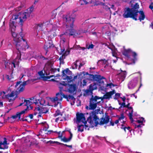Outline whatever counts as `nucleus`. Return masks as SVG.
<instances>
[{
	"label": "nucleus",
	"instance_id": "nucleus-20",
	"mask_svg": "<svg viewBox=\"0 0 153 153\" xmlns=\"http://www.w3.org/2000/svg\"><path fill=\"white\" fill-rule=\"evenodd\" d=\"M90 101H93V102L96 104L100 103L102 101V98L101 97H100L97 96L94 97L92 96V97L90 99Z\"/></svg>",
	"mask_w": 153,
	"mask_h": 153
},
{
	"label": "nucleus",
	"instance_id": "nucleus-26",
	"mask_svg": "<svg viewBox=\"0 0 153 153\" xmlns=\"http://www.w3.org/2000/svg\"><path fill=\"white\" fill-rule=\"evenodd\" d=\"M51 67L48 65H45L44 68L45 74L46 75H48L51 74Z\"/></svg>",
	"mask_w": 153,
	"mask_h": 153
},
{
	"label": "nucleus",
	"instance_id": "nucleus-32",
	"mask_svg": "<svg viewBox=\"0 0 153 153\" xmlns=\"http://www.w3.org/2000/svg\"><path fill=\"white\" fill-rule=\"evenodd\" d=\"M133 121H131V123H133L134 121H135L137 122L138 123H142L143 122H145V120H144V119L143 117H141L139 119L136 120H134L133 119Z\"/></svg>",
	"mask_w": 153,
	"mask_h": 153
},
{
	"label": "nucleus",
	"instance_id": "nucleus-11",
	"mask_svg": "<svg viewBox=\"0 0 153 153\" xmlns=\"http://www.w3.org/2000/svg\"><path fill=\"white\" fill-rule=\"evenodd\" d=\"M53 20V19H51L49 21H47L45 22H44L43 23H41L38 24L37 26V29H39L40 30H42L44 26H45L47 25H48L49 23H50V24L52 26L53 30H57L59 27L58 25H57V23H56V25L55 24H53V23L52 22Z\"/></svg>",
	"mask_w": 153,
	"mask_h": 153
},
{
	"label": "nucleus",
	"instance_id": "nucleus-27",
	"mask_svg": "<svg viewBox=\"0 0 153 153\" xmlns=\"http://www.w3.org/2000/svg\"><path fill=\"white\" fill-rule=\"evenodd\" d=\"M61 38V42L62 43H64L66 41V39L67 38V36L66 33L62 34L60 35Z\"/></svg>",
	"mask_w": 153,
	"mask_h": 153
},
{
	"label": "nucleus",
	"instance_id": "nucleus-4",
	"mask_svg": "<svg viewBox=\"0 0 153 153\" xmlns=\"http://www.w3.org/2000/svg\"><path fill=\"white\" fill-rule=\"evenodd\" d=\"M62 19L63 20V26L65 28L66 33H68L71 36H76V31L73 28L74 18L69 14L67 13L64 15Z\"/></svg>",
	"mask_w": 153,
	"mask_h": 153
},
{
	"label": "nucleus",
	"instance_id": "nucleus-29",
	"mask_svg": "<svg viewBox=\"0 0 153 153\" xmlns=\"http://www.w3.org/2000/svg\"><path fill=\"white\" fill-rule=\"evenodd\" d=\"M97 88V85L95 83L91 84L89 86V90L90 91L96 89Z\"/></svg>",
	"mask_w": 153,
	"mask_h": 153
},
{
	"label": "nucleus",
	"instance_id": "nucleus-23",
	"mask_svg": "<svg viewBox=\"0 0 153 153\" xmlns=\"http://www.w3.org/2000/svg\"><path fill=\"white\" fill-rule=\"evenodd\" d=\"M39 124L41 127V131H42V130L46 131L49 128L48 125L45 122L40 123Z\"/></svg>",
	"mask_w": 153,
	"mask_h": 153
},
{
	"label": "nucleus",
	"instance_id": "nucleus-56",
	"mask_svg": "<svg viewBox=\"0 0 153 153\" xmlns=\"http://www.w3.org/2000/svg\"><path fill=\"white\" fill-rule=\"evenodd\" d=\"M114 123L113 122L111 121L110 122V123L108 125V126L112 125V126H113L114 125Z\"/></svg>",
	"mask_w": 153,
	"mask_h": 153
},
{
	"label": "nucleus",
	"instance_id": "nucleus-43",
	"mask_svg": "<svg viewBox=\"0 0 153 153\" xmlns=\"http://www.w3.org/2000/svg\"><path fill=\"white\" fill-rule=\"evenodd\" d=\"M59 115H61L62 116V114L59 110H57L56 111L55 113L54 114V116H56Z\"/></svg>",
	"mask_w": 153,
	"mask_h": 153
},
{
	"label": "nucleus",
	"instance_id": "nucleus-60",
	"mask_svg": "<svg viewBox=\"0 0 153 153\" xmlns=\"http://www.w3.org/2000/svg\"><path fill=\"white\" fill-rule=\"evenodd\" d=\"M72 137V134L71 133H70V137H69V138H70V140H71Z\"/></svg>",
	"mask_w": 153,
	"mask_h": 153
},
{
	"label": "nucleus",
	"instance_id": "nucleus-16",
	"mask_svg": "<svg viewBox=\"0 0 153 153\" xmlns=\"http://www.w3.org/2000/svg\"><path fill=\"white\" fill-rule=\"evenodd\" d=\"M126 120V118L125 120H121V121H119L122 123L120 125H117L118 128H120L121 129H123L125 132L126 131V130L129 131H130L131 128L127 126Z\"/></svg>",
	"mask_w": 153,
	"mask_h": 153
},
{
	"label": "nucleus",
	"instance_id": "nucleus-42",
	"mask_svg": "<svg viewBox=\"0 0 153 153\" xmlns=\"http://www.w3.org/2000/svg\"><path fill=\"white\" fill-rule=\"evenodd\" d=\"M115 96L114 97V99L115 100L118 99L120 95V94L119 93H115Z\"/></svg>",
	"mask_w": 153,
	"mask_h": 153
},
{
	"label": "nucleus",
	"instance_id": "nucleus-46",
	"mask_svg": "<svg viewBox=\"0 0 153 153\" xmlns=\"http://www.w3.org/2000/svg\"><path fill=\"white\" fill-rule=\"evenodd\" d=\"M62 120V118L61 117H57L56 119L55 120V121L57 123L59 122V121H61Z\"/></svg>",
	"mask_w": 153,
	"mask_h": 153
},
{
	"label": "nucleus",
	"instance_id": "nucleus-45",
	"mask_svg": "<svg viewBox=\"0 0 153 153\" xmlns=\"http://www.w3.org/2000/svg\"><path fill=\"white\" fill-rule=\"evenodd\" d=\"M139 8V5L137 3H136L133 6V8L131 9H134V10H137Z\"/></svg>",
	"mask_w": 153,
	"mask_h": 153
},
{
	"label": "nucleus",
	"instance_id": "nucleus-47",
	"mask_svg": "<svg viewBox=\"0 0 153 153\" xmlns=\"http://www.w3.org/2000/svg\"><path fill=\"white\" fill-rule=\"evenodd\" d=\"M57 69L56 68H53L51 67V74H53L54 73L56 72Z\"/></svg>",
	"mask_w": 153,
	"mask_h": 153
},
{
	"label": "nucleus",
	"instance_id": "nucleus-5",
	"mask_svg": "<svg viewBox=\"0 0 153 153\" xmlns=\"http://www.w3.org/2000/svg\"><path fill=\"white\" fill-rule=\"evenodd\" d=\"M110 118L108 116L106 115L99 120V118L96 115L95 113L92 112L90 113L89 117L88 118L87 121L90 124L92 127L97 126L98 125H102L107 124L109 121Z\"/></svg>",
	"mask_w": 153,
	"mask_h": 153
},
{
	"label": "nucleus",
	"instance_id": "nucleus-49",
	"mask_svg": "<svg viewBox=\"0 0 153 153\" xmlns=\"http://www.w3.org/2000/svg\"><path fill=\"white\" fill-rule=\"evenodd\" d=\"M52 142L51 143H56L58 145H63L65 146H67L68 145H67V144H64L63 143H59V142H57V141H56V142H53V141H52Z\"/></svg>",
	"mask_w": 153,
	"mask_h": 153
},
{
	"label": "nucleus",
	"instance_id": "nucleus-59",
	"mask_svg": "<svg viewBox=\"0 0 153 153\" xmlns=\"http://www.w3.org/2000/svg\"><path fill=\"white\" fill-rule=\"evenodd\" d=\"M119 121V119H118V120H115L114 122V123L116 124H117V123H118Z\"/></svg>",
	"mask_w": 153,
	"mask_h": 153
},
{
	"label": "nucleus",
	"instance_id": "nucleus-48",
	"mask_svg": "<svg viewBox=\"0 0 153 153\" xmlns=\"http://www.w3.org/2000/svg\"><path fill=\"white\" fill-rule=\"evenodd\" d=\"M106 86L107 87H109L110 88H111L112 87H114L115 85L114 84L111 82L109 84H107Z\"/></svg>",
	"mask_w": 153,
	"mask_h": 153
},
{
	"label": "nucleus",
	"instance_id": "nucleus-28",
	"mask_svg": "<svg viewBox=\"0 0 153 153\" xmlns=\"http://www.w3.org/2000/svg\"><path fill=\"white\" fill-rule=\"evenodd\" d=\"M97 106V104L93 102V101H90L89 105V109L91 110H94Z\"/></svg>",
	"mask_w": 153,
	"mask_h": 153
},
{
	"label": "nucleus",
	"instance_id": "nucleus-18",
	"mask_svg": "<svg viewBox=\"0 0 153 153\" xmlns=\"http://www.w3.org/2000/svg\"><path fill=\"white\" fill-rule=\"evenodd\" d=\"M138 78H135L132 79L129 82L128 84V88L129 89L134 88L136 86Z\"/></svg>",
	"mask_w": 153,
	"mask_h": 153
},
{
	"label": "nucleus",
	"instance_id": "nucleus-55",
	"mask_svg": "<svg viewBox=\"0 0 153 153\" xmlns=\"http://www.w3.org/2000/svg\"><path fill=\"white\" fill-rule=\"evenodd\" d=\"M33 116L32 114H30L27 117H29L30 118V119H32L33 118Z\"/></svg>",
	"mask_w": 153,
	"mask_h": 153
},
{
	"label": "nucleus",
	"instance_id": "nucleus-62",
	"mask_svg": "<svg viewBox=\"0 0 153 153\" xmlns=\"http://www.w3.org/2000/svg\"><path fill=\"white\" fill-rule=\"evenodd\" d=\"M99 77L101 79H105V78L103 76H99Z\"/></svg>",
	"mask_w": 153,
	"mask_h": 153
},
{
	"label": "nucleus",
	"instance_id": "nucleus-21",
	"mask_svg": "<svg viewBox=\"0 0 153 153\" xmlns=\"http://www.w3.org/2000/svg\"><path fill=\"white\" fill-rule=\"evenodd\" d=\"M38 74L42 77L43 80L45 81H47L48 79H50L51 77H54L55 76L53 75H52L50 76H44L45 74L44 73L43 71H40L38 72Z\"/></svg>",
	"mask_w": 153,
	"mask_h": 153
},
{
	"label": "nucleus",
	"instance_id": "nucleus-39",
	"mask_svg": "<svg viewBox=\"0 0 153 153\" xmlns=\"http://www.w3.org/2000/svg\"><path fill=\"white\" fill-rule=\"evenodd\" d=\"M78 62L79 64L78 69L80 70L81 67L83 66L85 64V62L83 61L80 62L79 60H78Z\"/></svg>",
	"mask_w": 153,
	"mask_h": 153
},
{
	"label": "nucleus",
	"instance_id": "nucleus-25",
	"mask_svg": "<svg viewBox=\"0 0 153 153\" xmlns=\"http://www.w3.org/2000/svg\"><path fill=\"white\" fill-rule=\"evenodd\" d=\"M4 141L3 142H0V149H7L8 146L7 145V139L6 138H4Z\"/></svg>",
	"mask_w": 153,
	"mask_h": 153
},
{
	"label": "nucleus",
	"instance_id": "nucleus-13",
	"mask_svg": "<svg viewBox=\"0 0 153 153\" xmlns=\"http://www.w3.org/2000/svg\"><path fill=\"white\" fill-rule=\"evenodd\" d=\"M28 108H26L24 110L21 111L19 113L16 114L15 115L13 116L11 118H12L13 120L17 119L20 120H22L23 121L26 120V119H24L23 118H21V117H23L24 116V114L26 113L27 111V110Z\"/></svg>",
	"mask_w": 153,
	"mask_h": 153
},
{
	"label": "nucleus",
	"instance_id": "nucleus-3",
	"mask_svg": "<svg viewBox=\"0 0 153 153\" xmlns=\"http://www.w3.org/2000/svg\"><path fill=\"white\" fill-rule=\"evenodd\" d=\"M50 103L46 101L44 99L41 98L39 95L35 96L30 99V100H25L23 103H21L19 106L22 105L23 104L24 105L27 106V108H29V106L30 107L32 104L34 105L35 106L34 110L36 111H38L39 113H46L48 111H45L44 107H41L40 105H42L46 106H52V103L49 101Z\"/></svg>",
	"mask_w": 153,
	"mask_h": 153
},
{
	"label": "nucleus",
	"instance_id": "nucleus-61",
	"mask_svg": "<svg viewBox=\"0 0 153 153\" xmlns=\"http://www.w3.org/2000/svg\"><path fill=\"white\" fill-rule=\"evenodd\" d=\"M141 124H138L137 125H136V127L137 128L141 127Z\"/></svg>",
	"mask_w": 153,
	"mask_h": 153
},
{
	"label": "nucleus",
	"instance_id": "nucleus-14",
	"mask_svg": "<svg viewBox=\"0 0 153 153\" xmlns=\"http://www.w3.org/2000/svg\"><path fill=\"white\" fill-rule=\"evenodd\" d=\"M122 53L123 55L126 56L128 58H130V56L131 55H132L134 58V61H135L136 60V56L137 55V54L135 52H133L130 49L128 50L124 49Z\"/></svg>",
	"mask_w": 153,
	"mask_h": 153
},
{
	"label": "nucleus",
	"instance_id": "nucleus-63",
	"mask_svg": "<svg viewBox=\"0 0 153 153\" xmlns=\"http://www.w3.org/2000/svg\"><path fill=\"white\" fill-rule=\"evenodd\" d=\"M137 116V114L136 113H134L133 115V116L132 115V117L133 116V117L134 118V119H135V116ZM132 118H133V117H132Z\"/></svg>",
	"mask_w": 153,
	"mask_h": 153
},
{
	"label": "nucleus",
	"instance_id": "nucleus-64",
	"mask_svg": "<svg viewBox=\"0 0 153 153\" xmlns=\"http://www.w3.org/2000/svg\"><path fill=\"white\" fill-rule=\"evenodd\" d=\"M150 27L153 29V22L152 23L151 25H150Z\"/></svg>",
	"mask_w": 153,
	"mask_h": 153
},
{
	"label": "nucleus",
	"instance_id": "nucleus-30",
	"mask_svg": "<svg viewBox=\"0 0 153 153\" xmlns=\"http://www.w3.org/2000/svg\"><path fill=\"white\" fill-rule=\"evenodd\" d=\"M138 13H139L140 15L139 17V19L140 21L143 20L145 18V15L143 12L142 11H140Z\"/></svg>",
	"mask_w": 153,
	"mask_h": 153
},
{
	"label": "nucleus",
	"instance_id": "nucleus-9",
	"mask_svg": "<svg viewBox=\"0 0 153 153\" xmlns=\"http://www.w3.org/2000/svg\"><path fill=\"white\" fill-rule=\"evenodd\" d=\"M60 91L59 93L56 94L55 97L50 98V102L52 103V105H50L56 107L59 103L60 105L61 103L60 102L62 100L63 97H65V96L61 92L62 91L60 90Z\"/></svg>",
	"mask_w": 153,
	"mask_h": 153
},
{
	"label": "nucleus",
	"instance_id": "nucleus-52",
	"mask_svg": "<svg viewBox=\"0 0 153 153\" xmlns=\"http://www.w3.org/2000/svg\"><path fill=\"white\" fill-rule=\"evenodd\" d=\"M109 7H108V9H110V8H112V9H113V10H115V8L114 7V5L112 4L111 5L110 4H109Z\"/></svg>",
	"mask_w": 153,
	"mask_h": 153
},
{
	"label": "nucleus",
	"instance_id": "nucleus-36",
	"mask_svg": "<svg viewBox=\"0 0 153 153\" xmlns=\"http://www.w3.org/2000/svg\"><path fill=\"white\" fill-rule=\"evenodd\" d=\"M100 63L102 64V65H107V61L105 59L100 60L98 62V64Z\"/></svg>",
	"mask_w": 153,
	"mask_h": 153
},
{
	"label": "nucleus",
	"instance_id": "nucleus-51",
	"mask_svg": "<svg viewBox=\"0 0 153 153\" xmlns=\"http://www.w3.org/2000/svg\"><path fill=\"white\" fill-rule=\"evenodd\" d=\"M94 45L92 44H91L89 45L87 47V48L88 49H92L94 48Z\"/></svg>",
	"mask_w": 153,
	"mask_h": 153
},
{
	"label": "nucleus",
	"instance_id": "nucleus-58",
	"mask_svg": "<svg viewBox=\"0 0 153 153\" xmlns=\"http://www.w3.org/2000/svg\"><path fill=\"white\" fill-rule=\"evenodd\" d=\"M120 98L122 99L123 102H125L126 99V98L125 97H121Z\"/></svg>",
	"mask_w": 153,
	"mask_h": 153
},
{
	"label": "nucleus",
	"instance_id": "nucleus-40",
	"mask_svg": "<svg viewBox=\"0 0 153 153\" xmlns=\"http://www.w3.org/2000/svg\"><path fill=\"white\" fill-rule=\"evenodd\" d=\"M79 3L81 5L84 4H88V2L87 1V0H80Z\"/></svg>",
	"mask_w": 153,
	"mask_h": 153
},
{
	"label": "nucleus",
	"instance_id": "nucleus-10",
	"mask_svg": "<svg viewBox=\"0 0 153 153\" xmlns=\"http://www.w3.org/2000/svg\"><path fill=\"white\" fill-rule=\"evenodd\" d=\"M72 72L68 69H66L62 72V77L64 79H66L68 82H72L77 78V76H75L74 78L71 76Z\"/></svg>",
	"mask_w": 153,
	"mask_h": 153
},
{
	"label": "nucleus",
	"instance_id": "nucleus-1",
	"mask_svg": "<svg viewBox=\"0 0 153 153\" xmlns=\"http://www.w3.org/2000/svg\"><path fill=\"white\" fill-rule=\"evenodd\" d=\"M22 40H18L17 38L14 39L16 48L18 51L17 52H13L12 59L6 62L4 60L2 63L4 64L6 69L8 70V71H13L14 68L16 67V65L18 66L20 61L21 60V52L25 51L26 49L28 48L27 42L25 39H22Z\"/></svg>",
	"mask_w": 153,
	"mask_h": 153
},
{
	"label": "nucleus",
	"instance_id": "nucleus-34",
	"mask_svg": "<svg viewBox=\"0 0 153 153\" xmlns=\"http://www.w3.org/2000/svg\"><path fill=\"white\" fill-rule=\"evenodd\" d=\"M51 43L50 42L45 43L44 46V48L46 51V52L48 51V49L51 47Z\"/></svg>",
	"mask_w": 153,
	"mask_h": 153
},
{
	"label": "nucleus",
	"instance_id": "nucleus-33",
	"mask_svg": "<svg viewBox=\"0 0 153 153\" xmlns=\"http://www.w3.org/2000/svg\"><path fill=\"white\" fill-rule=\"evenodd\" d=\"M78 126H77L78 131L79 132H82L83 131L84 126H85L84 124L80 125L79 123L77 124Z\"/></svg>",
	"mask_w": 153,
	"mask_h": 153
},
{
	"label": "nucleus",
	"instance_id": "nucleus-2",
	"mask_svg": "<svg viewBox=\"0 0 153 153\" xmlns=\"http://www.w3.org/2000/svg\"><path fill=\"white\" fill-rule=\"evenodd\" d=\"M34 7V6L33 5L24 11L16 12L13 15L10 20L9 26L14 41L16 38H17L18 40H20L19 39V35L14 32L16 24L22 25L24 22L30 17L31 13L33 10Z\"/></svg>",
	"mask_w": 153,
	"mask_h": 153
},
{
	"label": "nucleus",
	"instance_id": "nucleus-19",
	"mask_svg": "<svg viewBox=\"0 0 153 153\" xmlns=\"http://www.w3.org/2000/svg\"><path fill=\"white\" fill-rule=\"evenodd\" d=\"M106 45L107 46L108 48L111 50L113 56L114 57H116L117 55V51L115 48L114 46L111 45H108V43L106 44Z\"/></svg>",
	"mask_w": 153,
	"mask_h": 153
},
{
	"label": "nucleus",
	"instance_id": "nucleus-8",
	"mask_svg": "<svg viewBox=\"0 0 153 153\" xmlns=\"http://www.w3.org/2000/svg\"><path fill=\"white\" fill-rule=\"evenodd\" d=\"M138 13L137 10L127 7L124 9V13L123 16L124 18H132L135 20H137V17Z\"/></svg>",
	"mask_w": 153,
	"mask_h": 153
},
{
	"label": "nucleus",
	"instance_id": "nucleus-17",
	"mask_svg": "<svg viewBox=\"0 0 153 153\" xmlns=\"http://www.w3.org/2000/svg\"><path fill=\"white\" fill-rule=\"evenodd\" d=\"M122 105L124 107H126L128 108V110L129 111L128 116L129 118L131 121H133V118H132V112H133V108L131 107H129L130 103H128L127 105H125V102H123L122 103Z\"/></svg>",
	"mask_w": 153,
	"mask_h": 153
},
{
	"label": "nucleus",
	"instance_id": "nucleus-31",
	"mask_svg": "<svg viewBox=\"0 0 153 153\" xmlns=\"http://www.w3.org/2000/svg\"><path fill=\"white\" fill-rule=\"evenodd\" d=\"M10 94H8L7 95L6 94V93L4 91H2L0 93V98H1L3 99L4 98H7L9 100V102H10V99H9L7 97V95Z\"/></svg>",
	"mask_w": 153,
	"mask_h": 153
},
{
	"label": "nucleus",
	"instance_id": "nucleus-24",
	"mask_svg": "<svg viewBox=\"0 0 153 153\" xmlns=\"http://www.w3.org/2000/svg\"><path fill=\"white\" fill-rule=\"evenodd\" d=\"M82 74L84 75L87 76L86 78L89 82H90L91 81H92L94 79V76L92 74H89L88 73H85L84 72H83Z\"/></svg>",
	"mask_w": 153,
	"mask_h": 153
},
{
	"label": "nucleus",
	"instance_id": "nucleus-44",
	"mask_svg": "<svg viewBox=\"0 0 153 153\" xmlns=\"http://www.w3.org/2000/svg\"><path fill=\"white\" fill-rule=\"evenodd\" d=\"M74 47L76 49H78L80 48V49L84 50L85 49V48L84 47H81L79 45H74Z\"/></svg>",
	"mask_w": 153,
	"mask_h": 153
},
{
	"label": "nucleus",
	"instance_id": "nucleus-7",
	"mask_svg": "<svg viewBox=\"0 0 153 153\" xmlns=\"http://www.w3.org/2000/svg\"><path fill=\"white\" fill-rule=\"evenodd\" d=\"M59 88L61 91H67L70 93H74L76 91L78 86L75 84H69L62 82L60 83Z\"/></svg>",
	"mask_w": 153,
	"mask_h": 153
},
{
	"label": "nucleus",
	"instance_id": "nucleus-15",
	"mask_svg": "<svg viewBox=\"0 0 153 153\" xmlns=\"http://www.w3.org/2000/svg\"><path fill=\"white\" fill-rule=\"evenodd\" d=\"M126 71H123L121 69L117 71V74L116 75L117 78L120 80L121 82L123 81L126 77Z\"/></svg>",
	"mask_w": 153,
	"mask_h": 153
},
{
	"label": "nucleus",
	"instance_id": "nucleus-53",
	"mask_svg": "<svg viewBox=\"0 0 153 153\" xmlns=\"http://www.w3.org/2000/svg\"><path fill=\"white\" fill-rule=\"evenodd\" d=\"M55 132V133H58V134H59L60 133V132H56V131H52V130H50V131H48V134H51V133H52V132Z\"/></svg>",
	"mask_w": 153,
	"mask_h": 153
},
{
	"label": "nucleus",
	"instance_id": "nucleus-12",
	"mask_svg": "<svg viewBox=\"0 0 153 153\" xmlns=\"http://www.w3.org/2000/svg\"><path fill=\"white\" fill-rule=\"evenodd\" d=\"M77 124L82 123L85 126H87L86 124L87 122L86 121L84 114L82 113H77L76 114V120L75 121Z\"/></svg>",
	"mask_w": 153,
	"mask_h": 153
},
{
	"label": "nucleus",
	"instance_id": "nucleus-54",
	"mask_svg": "<svg viewBox=\"0 0 153 153\" xmlns=\"http://www.w3.org/2000/svg\"><path fill=\"white\" fill-rule=\"evenodd\" d=\"M149 8L151 9H153V3H152L149 6Z\"/></svg>",
	"mask_w": 153,
	"mask_h": 153
},
{
	"label": "nucleus",
	"instance_id": "nucleus-6",
	"mask_svg": "<svg viewBox=\"0 0 153 153\" xmlns=\"http://www.w3.org/2000/svg\"><path fill=\"white\" fill-rule=\"evenodd\" d=\"M30 80L27 81L22 82L21 81L18 82L15 86V91H12L10 94L7 95V97L10 99V102L13 101L17 97V95L19 93L23 92L25 88V86L30 83Z\"/></svg>",
	"mask_w": 153,
	"mask_h": 153
},
{
	"label": "nucleus",
	"instance_id": "nucleus-37",
	"mask_svg": "<svg viewBox=\"0 0 153 153\" xmlns=\"http://www.w3.org/2000/svg\"><path fill=\"white\" fill-rule=\"evenodd\" d=\"M118 117L119 121H121V120H125L126 119V117L123 114H121L120 115L118 116Z\"/></svg>",
	"mask_w": 153,
	"mask_h": 153
},
{
	"label": "nucleus",
	"instance_id": "nucleus-38",
	"mask_svg": "<svg viewBox=\"0 0 153 153\" xmlns=\"http://www.w3.org/2000/svg\"><path fill=\"white\" fill-rule=\"evenodd\" d=\"M61 140L64 142H67L70 141V138H67L65 137H64L61 139Z\"/></svg>",
	"mask_w": 153,
	"mask_h": 153
},
{
	"label": "nucleus",
	"instance_id": "nucleus-57",
	"mask_svg": "<svg viewBox=\"0 0 153 153\" xmlns=\"http://www.w3.org/2000/svg\"><path fill=\"white\" fill-rule=\"evenodd\" d=\"M134 97L135 98H137L136 96L135 95V94H133L131 95V97Z\"/></svg>",
	"mask_w": 153,
	"mask_h": 153
},
{
	"label": "nucleus",
	"instance_id": "nucleus-50",
	"mask_svg": "<svg viewBox=\"0 0 153 153\" xmlns=\"http://www.w3.org/2000/svg\"><path fill=\"white\" fill-rule=\"evenodd\" d=\"M21 9V7H16L15 9V10H13V12H17L19 10H20Z\"/></svg>",
	"mask_w": 153,
	"mask_h": 153
},
{
	"label": "nucleus",
	"instance_id": "nucleus-41",
	"mask_svg": "<svg viewBox=\"0 0 153 153\" xmlns=\"http://www.w3.org/2000/svg\"><path fill=\"white\" fill-rule=\"evenodd\" d=\"M88 82V81L87 79H86V78H85L83 80L82 82L81 83L82 86H84L86 85L87 83Z\"/></svg>",
	"mask_w": 153,
	"mask_h": 153
},
{
	"label": "nucleus",
	"instance_id": "nucleus-22",
	"mask_svg": "<svg viewBox=\"0 0 153 153\" xmlns=\"http://www.w3.org/2000/svg\"><path fill=\"white\" fill-rule=\"evenodd\" d=\"M115 93L116 92L114 90H113L112 91L108 92L104 95L103 97L105 99H109L110 98H111L112 96L115 94Z\"/></svg>",
	"mask_w": 153,
	"mask_h": 153
},
{
	"label": "nucleus",
	"instance_id": "nucleus-35",
	"mask_svg": "<svg viewBox=\"0 0 153 153\" xmlns=\"http://www.w3.org/2000/svg\"><path fill=\"white\" fill-rule=\"evenodd\" d=\"M78 62V60H76L72 64V67L73 69H74L77 68L78 65L79 66Z\"/></svg>",
	"mask_w": 153,
	"mask_h": 153
}]
</instances>
